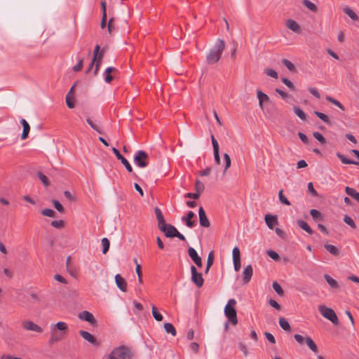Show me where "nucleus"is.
I'll use <instances>...</instances> for the list:
<instances>
[{
	"mask_svg": "<svg viewBox=\"0 0 359 359\" xmlns=\"http://www.w3.org/2000/svg\"><path fill=\"white\" fill-rule=\"evenodd\" d=\"M225 48L224 41L222 39H218L214 46L208 53L206 56L207 62L208 64H215L219 61L221 55Z\"/></svg>",
	"mask_w": 359,
	"mask_h": 359,
	"instance_id": "obj_1",
	"label": "nucleus"
},
{
	"mask_svg": "<svg viewBox=\"0 0 359 359\" xmlns=\"http://www.w3.org/2000/svg\"><path fill=\"white\" fill-rule=\"evenodd\" d=\"M236 305V301L234 299H230L224 310L225 316L233 325H236L238 323L237 312L235 309Z\"/></svg>",
	"mask_w": 359,
	"mask_h": 359,
	"instance_id": "obj_2",
	"label": "nucleus"
},
{
	"mask_svg": "<svg viewBox=\"0 0 359 359\" xmlns=\"http://www.w3.org/2000/svg\"><path fill=\"white\" fill-rule=\"evenodd\" d=\"M133 353L127 347L121 346L113 349L108 359H132Z\"/></svg>",
	"mask_w": 359,
	"mask_h": 359,
	"instance_id": "obj_3",
	"label": "nucleus"
},
{
	"mask_svg": "<svg viewBox=\"0 0 359 359\" xmlns=\"http://www.w3.org/2000/svg\"><path fill=\"white\" fill-rule=\"evenodd\" d=\"M149 157L147 153L143 150H138L134 155V164L141 168H146L149 165Z\"/></svg>",
	"mask_w": 359,
	"mask_h": 359,
	"instance_id": "obj_4",
	"label": "nucleus"
},
{
	"mask_svg": "<svg viewBox=\"0 0 359 359\" xmlns=\"http://www.w3.org/2000/svg\"><path fill=\"white\" fill-rule=\"evenodd\" d=\"M318 310L325 318L330 320L334 325H337L339 324L338 318L332 309L324 305H320L318 306Z\"/></svg>",
	"mask_w": 359,
	"mask_h": 359,
	"instance_id": "obj_5",
	"label": "nucleus"
},
{
	"mask_svg": "<svg viewBox=\"0 0 359 359\" xmlns=\"http://www.w3.org/2000/svg\"><path fill=\"white\" fill-rule=\"evenodd\" d=\"M100 46L99 45H96L95 47V50H94V54H93V60L87 70V73L89 72L93 66L94 65L95 62H96V67H95V74H97V72H98V69H99V66L100 65V62H101V60L103 57V55H104V52L103 50H102L101 52H100Z\"/></svg>",
	"mask_w": 359,
	"mask_h": 359,
	"instance_id": "obj_6",
	"label": "nucleus"
},
{
	"mask_svg": "<svg viewBox=\"0 0 359 359\" xmlns=\"http://www.w3.org/2000/svg\"><path fill=\"white\" fill-rule=\"evenodd\" d=\"M191 281L198 287H201L203 285L204 280L201 273L197 271V269L195 266H191Z\"/></svg>",
	"mask_w": 359,
	"mask_h": 359,
	"instance_id": "obj_7",
	"label": "nucleus"
},
{
	"mask_svg": "<svg viewBox=\"0 0 359 359\" xmlns=\"http://www.w3.org/2000/svg\"><path fill=\"white\" fill-rule=\"evenodd\" d=\"M164 227L159 226V229L165 233L168 238H173L175 233H177V229L172 225L164 223Z\"/></svg>",
	"mask_w": 359,
	"mask_h": 359,
	"instance_id": "obj_8",
	"label": "nucleus"
},
{
	"mask_svg": "<svg viewBox=\"0 0 359 359\" xmlns=\"http://www.w3.org/2000/svg\"><path fill=\"white\" fill-rule=\"evenodd\" d=\"M22 327L26 330L33 331L38 333H41L43 329L31 320H25L22 323Z\"/></svg>",
	"mask_w": 359,
	"mask_h": 359,
	"instance_id": "obj_9",
	"label": "nucleus"
},
{
	"mask_svg": "<svg viewBox=\"0 0 359 359\" xmlns=\"http://www.w3.org/2000/svg\"><path fill=\"white\" fill-rule=\"evenodd\" d=\"M187 252L189 256L192 259V261L196 264V265L198 267H201L203 265L202 259L201 257L198 255L196 250L192 247H189Z\"/></svg>",
	"mask_w": 359,
	"mask_h": 359,
	"instance_id": "obj_10",
	"label": "nucleus"
},
{
	"mask_svg": "<svg viewBox=\"0 0 359 359\" xmlns=\"http://www.w3.org/2000/svg\"><path fill=\"white\" fill-rule=\"evenodd\" d=\"M112 151L113 153L115 154V156H116V158L121 161V163L126 167V170L129 172H133V168L132 166L130 165V164L129 163V162L127 161V159L126 158H124L121 154L120 152L118 151V150L114 147L112 148Z\"/></svg>",
	"mask_w": 359,
	"mask_h": 359,
	"instance_id": "obj_11",
	"label": "nucleus"
},
{
	"mask_svg": "<svg viewBox=\"0 0 359 359\" xmlns=\"http://www.w3.org/2000/svg\"><path fill=\"white\" fill-rule=\"evenodd\" d=\"M199 223L203 227L208 228L210 226V223L206 216L205 212L203 207H200L198 210Z\"/></svg>",
	"mask_w": 359,
	"mask_h": 359,
	"instance_id": "obj_12",
	"label": "nucleus"
},
{
	"mask_svg": "<svg viewBox=\"0 0 359 359\" xmlns=\"http://www.w3.org/2000/svg\"><path fill=\"white\" fill-rule=\"evenodd\" d=\"M79 319L82 320H85L89 323L90 325H95L96 323V320L94 316L88 311H83L79 314Z\"/></svg>",
	"mask_w": 359,
	"mask_h": 359,
	"instance_id": "obj_13",
	"label": "nucleus"
},
{
	"mask_svg": "<svg viewBox=\"0 0 359 359\" xmlns=\"http://www.w3.org/2000/svg\"><path fill=\"white\" fill-rule=\"evenodd\" d=\"M286 27L291 31L295 33H300L302 32L299 25L294 20L289 19L285 22Z\"/></svg>",
	"mask_w": 359,
	"mask_h": 359,
	"instance_id": "obj_14",
	"label": "nucleus"
},
{
	"mask_svg": "<svg viewBox=\"0 0 359 359\" xmlns=\"http://www.w3.org/2000/svg\"><path fill=\"white\" fill-rule=\"evenodd\" d=\"M253 269L251 265L245 267L243 272V281L245 284L248 283L252 276Z\"/></svg>",
	"mask_w": 359,
	"mask_h": 359,
	"instance_id": "obj_15",
	"label": "nucleus"
},
{
	"mask_svg": "<svg viewBox=\"0 0 359 359\" xmlns=\"http://www.w3.org/2000/svg\"><path fill=\"white\" fill-rule=\"evenodd\" d=\"M115 282L116 286L123 292L127 290V283L126 280L119 274L115 276Z\"/></svg>",
	"mask_w": 359,
	"mask_h": 359,
	"instance_id": "obj_16",
	"label": "nucleus"
},
{
	"mask_svg": "<svg viewBox=\"0 0 359 359\" xmlns=\"http://www.w3.org/2000/svg\"><path fill=\"white\" fill-rule=\"evenodd\" d=\"M195 216V214L192 211L188 212L186 216L182 217V221L185 222L186 225L189 228H193L195 226V222L192 221V218Z\"/></svg>",
	"mask_w": 359,
	"mask_h": 359,
	"instance_id": "obj_17",
	"label": "nucleus"
},
{
	"mask_svg": "<svg viewBox=\"0 0 359 359\" xmlns=\"http://www.w3.org/2000/svg\"><path fill=\"white\" fill-rule=\"evenodd\" d=\"M264 219L266 225L271 229H273L274 226L278 224V219L275 215H266Z\"/></svg>",
	"mask_w": 359,
	"mask_h": 359,
	"instance_id": "obj_18",
	"label": "nucleus"
},
{
	"mask_svg": "<svg viewBox=\"0 0 359 359\" xmlns=\"http://www.w3.org/2000/svg\"><path fill=\"white\" fill-rule=\"evenodd\" d=\"M79 334L85 340L88 341L89 343L92 344H96L95 337L90 332L84 330H81L79 331Z\"/></svg>",
	"mask_w": 359,
	"mask_h": 359,
	"instance_id": "obj_19",
	"label": "nucleus"
},
{
	"mask_svg": "<svg viewBox=\"0 0 359 359\" xmlns=\"http://www.w3.org/2000/svg\"><path fill=\"white\" fill-rule=\"evenodd\" d=\"M20 123L22 124V126L23 127L22 133L21 135V139L25 140L28 137V135H29V133L30 130V126H29V123H27V121L24 118H22L20 121Z\"/></svg>",
	"mask_w": 359,
	"mask_h": 359,
	"instance_id": "obj_20",
	"label": "nucleus"
},
{
	"mask_svg": "<svg viewBox=\"0 0 359 359\" xmlns=\"http://www.w3.org/2000/svg\"><path fill=\"white\" fill-rule=\"evenodd\" d=\"M257 98L259 100V106L263 110L264 109L263 103H264V102H268L269 100V97L266 94L262 93L261 90H257Z\"/></svg>",
	"mask_w": 359,
	"mask_h": 359,
	"instance_id": "obj_21",
	"label": "nucleus"
},
{
	"mask_svg": "<svg viewBox=\"0 0 359 359\" xmlns=\"http://www.w3.org/2000/svg\"><path fill=\"white\" fill-rule=\"evenodd\" d=\"M154 212H155V215L156 216V219L158 220V227L161 226L162 227H164L165 226L164 223L165 222V221L163 218V215L162 214L161 210L158 207H156L154 209Z\"/></svg>",
	"mask_w": 359,
	"mask_h": 359,
	"instance_id": "obj_22",
	"label": "nucleus"
},
{
	"mask_svg": "<svg viewBox=\"0 0 359 359\" xmlns=\"http://www.w3.org/2000/svg\"><path fill=\"white\" fill-rule=\"evenodd\" d=\"M305 343L313 353H318V346L314 342V341L310 337H305Z\"/></svg>",
	"mask_w": 359,
	"mask_h": 359,
	"instance_id": "obj_23",
	"label": "nucleus"
},
{
	"mask_svg": "<svg viewBox=\"0 0 359 359\" xmlns=\"http://www.w3.org/2000/svg\"><path fill=\"white\" fill-rule=\"evenodd\" d=\"M51 327H53L55 330L57 329V330L61 331L62 332L61 334L63 335L66 334V332L67 330V323L65 322H62V321L58 322L55 325H52Z\"/></svg>",
	"mask_w": 359,
	"mask_h": 359,
	"instance_id": "obj_24",
	"label": "nucleus"
},
{
	"mask_svg": "<svg viewBox=\"0 0 359 359\" xmlns=\"http://www.w3.org/2000/svg\"><path fill=\"white\" fill-rule=\"evenodd\" d=\"M345 192L347 195L350 196L359 203V192H357L353 188L349 187H346L345 188Z\"/></svg>",
	"mask_w": 359,
	"mask_h": 359,
	"instance_id": "obj_25",
	"label": "nucleus"
},
{
	"mask_svg": "<svg viewBox=\"0 0 359 359\" xmlns=\"http://www.w3.org/2000/svg\"><path fill=\"white\" fill-rule=\"evenodd\" d=\"M116 70L115 68L112 67H107L104 72V81L105 82L107 83H110L112 79H113V77L111 75V74L114 72Z\"/></svg>",
	"mask_w": 359,
	"mask_h": 359,
	"instance_id": "obj_26",
	"label": "nucleus"
},
{
	"mask_svg": "<svg viewBox=\"0 0 359 359\" xmlns=\"http://www.w3.org/2000/svg\"><path fill=\"white\" fill-rule=\"evenodd\" d=\"M344 12L349 16V18L353 20H358V16L357 14L348 6H346L343 9Z\"/></svg>",
	"mask_w": 359,
	"mask_h": 359,
	"instance_id": "obj_27",
	"label": "nucleus"
},
{
	"mask_svg": "<svg viewBox=\"0 0 359 359\" xmlns=\"http://www.w3.org/2000/svg\"><path fill=\"white\" fill-rule=\"evenodd\" d=\"M324 247L331 255L334 256L339 255V250L336 246L331 244H325Z\"/></svg>",
	"mask_w": 359,
	"mask_h": 359,
	"instance_id": "obj_28",
	"label": "nucleus"
},
{
	"mask_svg": "<svg viewBox=\"0 0 359 359\" xmlns=\"http://www.w3.org/2000/svg\"><path fill=\"white\" fill-rule=\"evenodd\" d=\"M324 278H325V280L327 281V283L329 284V285L332 288L337 289L339 287V284H338L337 281L336 280H334V278H332L330 276L325 274L324 276Z\"/></svg>",
	"mask_w": 359,
	"mask_h": 359,
	"instance_id": "obj_29",
	"label": "nucleus"
},
{
	"mask_svg": "<svg viewBox=\"0 0 359 359\" xmlns=\"http://www.w3.org/2000/svg\"><path fill=\"white\" fill-rule=\"evenodd\" d=\"M337 156L341 160V161L343 163H345V164H354V165H359V163L358 162L354 161L353 160L348 159L344 155H343V154H341L340 153H337Z\"/></svg>",
	"mask_w": 359,
	"mask_h": 359,
	"instance_id": "obj_30",
	"label": "nucleus"
},
{
	"mask_svg": "<svg viewBox=\"0 0 359 359\" xmlns=\"http://www.w3.org/2000/svg\"><path fill=\"white\" fill-rule=\"evenodd\" d=\"M298 225L301 229H304L308 233H309L311 235L313 234V230L311 229V228L309 226V224L306 222H304L303 220H299Z\"/></svg>",
	"mask_w": 359,
	"mask_h": 359,
	"instance_id": "obj_31",
	"label": "nucleus"
},
{
	"mask_svg": "<svg viewBox=\"0 0 359 359\" xmlns=\"http://www.w3.org/2000/svg\"><path fill=\"white\" fill-rule=\"evenodd\" d=\"M276 92L278 93L280 95V97L286 102H289L290 100L293 99V97L291 95L280 90V88H276Z\"/></svg>",
	"mask_w": 359,
	"mask_h": 359,
	"instance_id": "obj_32",
	"label": "nucleus"
},
{
	"mask_svg": "<svg viewBox=\"0 0 359 359\" xmlns=\"http://www.w3.org/2000/svg\"><path fill=\"white\" fill-rule=\"evenodd\" d=\"M73 87L70 89L69 92L67 93L66 96V103L69 108L72 109L74 107V104L72 100L73 99Z\"/></svg>",
	"mask_w": 359,
	"mask_h": 359,
	"instance_id": "obj_33",
	"label": "nucleus"
},
{
	"mask_svg": "<svg viewBox=\"0 0 359 359\" xmlns=\"http://www.w3.org/2000/svg\"><path fill=\"white\" fill-rule=\"evenodd\" d=\"M164 329L166 332L171 334L172 336H175L177 334L175 327L170 323H166L164 324Z\"/></svg>",
	"mask_w": 359,
	"mask_h": 359,
	"instance_id": "obj_34",
	"label": "nucleus"
},
{
	"mask_svg": "<svg viewBox=\"0 0 359 359\" xmlns=\"http://www.w3.org/2000/svg\"><path fill=\"white\" fill-rule=\"evenodd\" d=\"M325 99H326L327 101H328V102H331L332 104H334L335 106L338 107L342 111L345 110L344 107L338 100H337L336 99L332 97L330 95H327L325 97Z\"/></svg>",
	"mask_w": 359,
	"mask_h": 359,
	"instance_id": "obj_35",
	"label": "nucleus"
},
{
	"mask_svg": "<svg viewBox=\"0 0 359 359\" xmlns=\"http://www.w3.org/2000/svg\"><path fill=\"white\" fill-rule=\"evenodd\" d=\"M294 112L295 114L302 121H305L306 119V114L304 113L303 110H302L299 107H294L293 108Z\"/></svg>",
	"mask_w": 359,
	"mask_h": 359,
	"instance_id": "obj_36",
	"label": "nucleus"
},
{
	"mask_svg": "<svg viewBox=\"0 0 359 359\" xmlns=\"http://www.w3.org/2000/svg\"><path fill=\"white\" fill-rule=\"evenodd\" d=\"M279 325L283 330L285 331H290V325L285 318H280Z\"/></svg>",
	"mask_w": 359,
	"mask_h": 359,
	"instance_id": "obj_37",
	"label": "nucleus"
},
{
	"mask_svg": "<svg viewBox=\"0 0 359 359\" xmlns=\"http://www.w3.org/2000/svg\"><path fill=\"white\" fill-rule=\"evenodd\" d=\"M63 334L57 335L55 330L51 327V336L50 337V342H56L62 339Z\"/></svg>",
	"mask_w": 359,
	"mask_h": 359,
	"instance_id": "obj_38",
	"label": "nucleus"
},
{
	"mask_svg": "<svg viewBox=\"0 0 359 359\" xmlns=\"http://www.w3.org/2000/svg\"><path fill=\"white\" fill-rule=\"evenodd\" d=\"M302 4L310 11L316 12L317 11V6L309 0H303Z\"/></svg>",
	"mask_w": 359,
	"mask_h": 359,
	"instance_id": "obj_39",
	"label": "nucleus"
},
{
	"mask_svg": "<svg viewBox=\"0 0 359 359\" xmlns=\"http://www.w3.org/2000/svg\"><path fill=\"white\" fill-rule=\"evenodd\" d=\"M213 261H214L213 252H210L208 255V260H207V266H206V269H205V273H208L210 268L211 267V266L213 264Z\"/></svg>",
	"mask_w": 359,
	"mask_h": 359,
	"instance_id": "obj_40",
	"label": "nucleus"
},
{
	"mask_svg": "<svg viewBox=\"0 0 359 359\" xmlns=\"http://www.w3.org/2000/svg\"><path fill=\"white\" fill-rule=\"evenodd\" d=\"M102 253L106 254L109 250L110 243L108 238H104L102 239Z\"/></svg>",
	"mask_w": 359,
	"mask_h": 359,
	"instance_id": "obj_41",
	"label": "nucleus"
},
{
	"mask_svg": "<svg viewBox=\"0 0 359 359\" xmlns=\"http://www.w3.org/2000/svg\"><path fill=\"white\" fill-rule=\"evenodd\" d=\"M152 315L156 321H161L163 320V316L157 311L155 306L151 307Z\"/></svg>",
	"mask_w": 359,
	"mask_h": 359,
	"instance_id": "obj_42",
	"label": "nucleus"
},
{
	"mask_svg": "<svg viewBox=\"0 0 359 359\" xmlns=\"http://www.w3.org/2000/svg\"><path fill=\"white\" fill-rule=\"evenodd\" d=\"M314 114L323 122L326 123L327 124H330V121L326 114L319 111H315Z\"/></svg>",
	"mask_w": 359,
	"mask_h": 359,
	"instance_id": "obj_43",
	"label": "nucleus"
},
{
	"mask_svg": "<svg viewBox=\"0 0 359 359\" xmlns=\"http://www.w3.org/2000/svg\"><path fill=\"white\" fill-rule=\"evenodd\" d=\"M41 214L43 216L49 217H55V212L50 208H46L41 210Z\"/></svg>",
	"mask_w": 359,
	"mask_h": 359,
	"instance_id": "obj_44",
	"label": "nucleus"
},
{
	"mask_svg": "<svg viewBox=\"0 0 359 359\" xmlns=\"http://www.w3.org/2000/svg\"><path fill=\"white\" fill-rule=\"evenodd\" d=\"M278 197H279V200L280 201L283 203V204H285L286 205H290V201L287 199V198L283 195V190H280L278 192Z\"/></svg>",
	"mask_w": 359,
	"mask_h": 359,
	"instance_id": "obj_45",
	"label": "nucleus"
},
{
	"mask_svg": "<svg viewBox=\"0 0 359 359\" xmlns=\"http://www.w3.org/2000/svg\"><path fill=\"white\" fill-rule=\"evenodd\" d=\"M344 222L346 224H347L348 225H349L351 228H353V229L356 228V225L351 217H349L348 215H345L344 217Z\"/></svg>",
	"mask_w": 359,
	"mask_h": 359,
	"instance_id": "obj_46",
	"label": "nucleus"
},
{
	"mask_svg": "<svg viewBox=\"0 0 359 359\" xmlns=\"http://www.w3.org/2000/svg\"><path fill=\"white\" fill-rule=\"evenodd\" d=\"M224 159L225 161V168H224V173H225L226 171L230 168L231 161L230 156L228 154H224Z\"/></svg>",
	"mask_w": 359,
	"mask_h": 359,
	"instance_id": "obj_47",
	"label": "nucleus"
},
{
	"mask_svg": "<svg viewBox=\"0 0 359 359\" xmlns=\"http://www.w3.org/2000/svg\"><path fill=\"white\" fill-rule=\"evenodd\" d=\"M273 288L278 295H280V296L283 295V293H284L283 290L282 289L281 286L277 282H274L273 283Z\"/></svg>",
	"mask_w": 359,
	"mask_h": 359,
	"instance_id": "obj_48",
	"label": "nucleus"
},
{
	"mask_svg": "<svg viewBox=\"0 0 359 359\" xmlns=\"http://www.w3.org/2000/svg\"><path fill=\"white\" fill-rule=\"evenodd\" d=\"M310 214L313 219H316V220L321 219V213L318 210H317L316 209H312L310 211Z\"/></svg>",
	"mask_w": 359,
	"mask_h": 359,
	"instance_id": "obj_49",
	"label": "nucleus"
},
{
	"mask_svg": "<svg viewBox=\"0 0 359 359\" xmlns=\"http://www.w3.org/2000/svg\"><path fill=\"white\" fill-rule=\"evenodd\" d=\"M51 225L56 229H62L65 226L63 220H54L51 222Z\"/></svg>",
	"mask_w": 359,
	"mask_h": 359,
	"instance_id": "obj_50",
	"label": "nucleus"
},
{
	"mask_svg": "<svg viewBox=\"0 0 359 359\" xmlns=\"http://www.w3.org/2000/svg\"><path fill=\"white\" fill-rule=\"evenodd\" d=\"M204 185L203 184L200 182L199 180H196V185H195V189L196 192L199 193L200 194L204 190Z\"/></svg>",
	"mask_w": 359,
	"mask_h": 359,
	"instance_id": "obj_51",
	"label": "nucleus"
},
{
	"mask_svg": "<svg viewBox=\"0 0 359 359\" xmlns=\"http://www.w3.org/2000/svg\"><path fill=\"white\" fill-rule=\"evenodd\" d=\"M282 82L287 86L291 90H294V86L293 83L287 78H282Z\"/></svg>",
	"mask_w": 359,
	"mask_h": 359,
	"instance_id": "obj_52",
	"label": "nucleus"
},
{
	"mask_svg": "<svg viewBox=\"0 0 359 359\" xmlns=\"http://www.w3.org/2000/svg\"><path fill=\"white\" fill-rule=\"evenodd\" d=\"M283 65L290 70L294 71L295 69L294 65L288 60L283 59L282 60Z\"/></svg>",
	"mask_w": 359,
	"mask_h": 359,
	"instance_id": "obj_53",
	"label": "nucleus"
},
{
	"mask_svg": "<svg viewBox=\"0 0 359 359\" xmlns=\"http://www.w3.org/2000/svg\"><path fill=\"white\" fill-rule=\"evenodd\" d=\"M86 121L93 129H94L95 130H96L97 133H99L100 134L102 133V131L100 130L99 126L97 125H96L95 123H94L93 121L90 118H88L86 119Z\"/></svg>",
	"mask_w": 359,
	"mask_h": 359,
	"instance_id": "obj_54",
	"label": "nucleus"
},
{
	"mask_svg": "<svg viewBox=\"0 0 359 359\" xmlns=\"http://www.w3.org/2000/svg\"><path fill=\"white\" fill-rule=\"evenodd\" d=\"M53 203L55 208L60 212H63L65 209L61 203L57 200H53Z\"/></svg>",
	"mask_w": 359,
	"mask_h": 359,
	"instance_id": "obj_55",
	"label": "nucleus"
},
{
	"mask_svg": "<svg viewBox=\"0 0 359 359\" xmlns=\"http://www.w3.org/2000/svg\"><path fill=\"white\" fill-rule=\"evenodd\" d=\"M265 73L267 76L273 77L274 79H278V73L273 69H267L265 71Z\"/></svg>",
	"mask_w": 359,
	"mask_h": 359,
	"instance_id": "obj_56",
	"label": "nucleus"
},
{
	"mask_svg": "<svg viewBox=\"0 0 359 359\" xmlns=\"http://www.w3.org/2000/svg\"><path fill=\"white\" fill-rule=\"evenodd\" d=\"M38 176L45 186L47 187L49 185L48 179L45 175L42 172H39Z\"/></svg>",
	"mask_w": 359,
	"mask_h": 359,
	"instance_id": "obj_57",
	"label": "nucleus"
},
{
	"mask_svg": "<svg viewBox=\"0 0 359 359\" xmlns=\"http://www.w3.org/2000/svg\"><path fill=\"white\" fill-rule=\"evenodd\" d=\"M313 137L316 140H318L320 143L324 144L326 142L325 137H323V135L321 133H318V132H315L313 133Z\"/></svg>",
	"mask_w": 359,
	"mask_h": 359,
	"instance_id": "obj_58",
	"label": "nucleus"
},
{
	"mask_svg": "<svg viewBox=\"0 0 359 359\" xmlns=\"http://www.w3.org/2000/svg\"><path fill=\"white\" fill-rule=\"evenodd\" d=\"M233 259H241V255H240V250L238 247H235L233 249Z\"/></svg>",
	"mask_w": 359,
	"mask_h": 359,
	"instance_id": "obj_59",
	"label": "nucleus"
},
{
	"mask_svg": "<svg viewBox=\"0 0 359 359\" xmlns=\"http://www.w3.org/2000/svg\"><path fill=\"white\" fill-rule=\"evenodd\" d=\"M266 253L273 260H278L279 259L278 254L273 250H268Z\"/></svg>",
	"mask_w": 359,
	"mask_h": 359,
	"instance_id": "obj_60",
	"label": "nucleus"
},
{
	"mask_svg": "<svg viewBox=\"0 0 359 359\" xmlns=\"http://www.w3.org/2000/svg\"><path fill=\"white\" fill-rule=\"evenodd\" d=\"M211 140H212V147H213V151H219V144H218L217 140L215 138L213 135H211Z\"/></svg>",
	"mask_w": 359,
	"mask_h": 359,
	"instance_id": "obj_61",
	"label": "nucleus"
},
{
	"mask_svg": "<svg viewBox=\"0 0 359 359\" xmlns=\"http://www.w3.org/2000/svg\"><path fill=\"white\" fill-rule=\"evenodd\" d=\"M294 337L297 342L299 343V344H303L304 342H305V337H304L301 334H294Z\"/></svg>",
	"mask_w": 359,
	"mask_h": 359,
	"instance_id": "obj_62",
	"label": "nucleus"
},
{
	"mask_svg": "<svg viewBox=\"0 0 359 359\" xmlns=\"http://www.w3.org/2000/svg\"><path fill=\"white\" fill-rule=\"evenodd\" d=\"M54 279L60 283H64V284H67V280L62 277L61 275L60 274H55L54 276Z\"/></svg>",
	"mask_w": 359,
	"mask_h": 359,
	"instance_id": "obj_63",
	"label": "nucleus"
},
{
	"mask_svg": "<svg viewBox=\"0 0 359 359\" xmlns=\"http://www.w3.org/2000/svg\"><path fill=\"white\" fill-rule=\"evenodd\" d=\"M269 303L270 306H271L274 309H276L277 310H280V304L276 300L271 299L269 300Z\"/></svg>",
	"mask_w": 359,
	"mask_h": 359,
	"instance_id": "obj_64",
	"label": "nucleus"
}]
</instances>
